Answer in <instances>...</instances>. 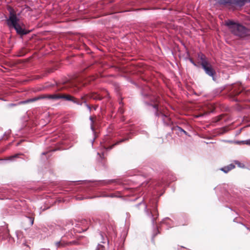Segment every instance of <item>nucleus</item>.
<instances>
[{"label": "nucleus", "mask_w": 250, "mask_h": 250, "mask_svg": "<svg viewBox=\"0 0 250 250\" xmlns=\"http://www.w3.org/2000/svg\"><path fill=\"white\" fill-rule=\"evenodd\" d=\"M226 25L229 27L231 32L235 36L245 37L249 34V29L238 23L228 21L226 22Z\"/></svg>", "instance_id": "1"}, {"label": "nucleus", "mask_w": 250, "mask_h": 250, "mask_svg": "<svg viewBox=\"0 0 250 250\" xmlns=\"http://www.w3.org/2000/svg\"><path fill=\"white\" fill-rule=\"evenodd\" d=\"M20 19L16 14L11 11L9 13L8 19L6 20V23L9 28H14L18 34L22 35L27 34V32L23 29L19 23Z\"/></svg>", "instance_id": "2"}, {"label": "nucleus", "mask_w": 250, "mask_h": 250, "mask_svg": "<svg viewBox=\"0 0 250 250\" xmlns=\"http://www.w3.org/2000/svg\"><path fill=\"white\" fill-rule=\"evenodd\" d=\"M201 65L206 74L211 77L213 80H215V71L213 69L211 64L208 62L203 57L201 58Z\"/></svg>", "instance_id": "3"}, {"label": "nucleus", "mask_w": 250, "mask_h": 250, "mask_svg": "<svg viewBox=\"0 0 250 250\" xmlns=\"http://www.w3.org/2000/svg\"><path fill=\"white\" fill-rule=\"evenodd\" d=\"M145 104L152 107L154 112H155V116L158 117H160L165 124L168 125L169 124V118L166 115L163 114L161 111H159L158 104H152L148 103V102H146Z\"/></svg>", "instance_id": "4"}, {"label": "nucleus", "mask_w": 250, "mask_h": 250, "mask_svg": "<svg viewBox=\"0 0 250 250\" xmlns=\"http://www.w3.org/2000/svg\"><path fill=\"white\" fill-rule=\"evenodd\" d=\"M50 100H57L60 99H64L66 101H71L73 103L78 104L82 105L83 102H80L77 101L74 97L71 96L69 95H58L56 94L50 95Z\"/></svg>", "instance_id": "5"}, {"label": "nucleus", "mask_w": 250, "mask_h": 250, "mask_svg": "<svg viewBox=\"0 0 250 250\" xmlns=\"http://www.w3.org/2000/svg\"><path fill=\"white\" fill-rule=\"evenodd\" d=\"M0 237L2 239H8V241L11 243L13 241V239L9 235V230L5 228H3L2 231L0 232Z\"/></svg>", "instance_id": "6"}, {"label": "nucleus", "mask_w": 250, "mask_h": 250, "mask_svg": "<svg viewBox=\"0 0 250 250\" xmlns=\"http://www.w3.org/2000/svg\"><path fill=\"white\" fill-rule=\"evenodd\" d=\"M50 95H42L39 96L38 97H35L33 98H31L30 101H32V102H35L36 101L41 100V99H50Z\"/></svg>", "instance_id": "7"}, {"label": "nucleus", "mask_w": 250, "mask_h": 250, "mask_svg": "<svg viewBox=\"0 0 250 250\" xmlns=\"http://www.w3.org/2000/svg\"><path fill=\"white\" fill-rule=\"evenodd\" d=\"M246 0H232V5L242 6L244 5Z\"/></svg>", "instance_id": "8"}, {"label": "nucleus", "mask_w": 250, "mask_h": 250, "mask_svg": "<svg viewBox=\"0 0 250 250\" xmlns=\"http://www.w3.org/2000/svg\"><path fill=\"white\" fill-rule=\"evenodd\" d=\"M218 2L220 4L222 5H232V0H219Z\"/></svg>", "instance_id": "9"}, {"label": "nucleus", "mask_w": 250, "mask_h": 250, "mask_svg": "<svg viewBox=\"0 0 250 250\" xmlns=\"http://www.w3.org/2000/svg\"><path fill=\"white\" fill-rule=\"evenodd\" d=\"M66 243L63 241H60L55 243V245L57 248L63 247L66 246Z\"/></svg>", "instance_id": "10"}, {"label": "nucleus", "mask_w": 250, "mask_h": 250, "mask_svg": "<svg viewBox=\"0 0 250 250\" xmlns=\"http://www.w3.org/2000/svg\"><path fill=\"white\" fill-rule=\"evenodd\" d=\"M171 222V220L168 218H165L162 221V223L163 224H166L167 226H168L169 228H171V224L170 222Z\"/></svg>", "instance_id": "11"}, {"label": "nucleus", "mask_w": 250, "mask_h": 250, "mask_svg": "<svg viewBox=\"0 0 250 250\" xmlns=\"http://www.w3.org/2000/svg\"><path fill=\"white\" fill-rule=\"evenodd\" d=\"M127 139L126 138H125V139H121L119 141H118L116 143H115L114 144H113V145H112L111 146L107 147V148H106V149L107 150H110L111 149L115 146L116 145H117L118 144H119L121 142H123L124 141H125V140H126Z\"/></svg>", "instance_id": "12"}, {"label": "nucleus", "mask_w": 250, "mask_h": 250, "mask_svg": "<svg viewBox=\"0 0 250 250\" xmlns=\"http://www.w3.org/2000/svg\"><path fill=\"white\" fill-rule=\"evenodd\" d=\"M234 163L239 167L244 168L245 167V165L243 163H242L238 161H235Z\"/></svg>", "instance_id": "13"}, {"label": "nucleus", "mask_w": 250, "mask_h": 250, "mask_svg": "<svg viewBox=\"0 0 250 250\" xmlns=\"http://www.w3.org/2000/svg\"><path fill=\"white\" fill-rule=\"evenodd\" d=\"M177 130L178 131V132L179 133H181V132H183V133H184L186 135H188V133L185 131L183 129H182L181 127H179V126H177Z\"/></svg>", "instance_id": "14"}, {"label": "nucleus", "mask_w": 250, "mask_h": 250, "mask_svg": "<svg viewBox=\"0 0 250 250\" xmlns=\"http://www.w3.org/2000/svg\"><path fill=\"white\" fill-rule=\"evenodd\" d=\"M20 154H16L15 155L11 156L8 157V160L12 161L13 160L14 158H18Z\"/></svg>", "instance_id": "15"}, {"label": "nucleus", "mask_w": 250, "mask_h": 250, "mask_svg": "<svg viewBox=\"0 0 250 250\" xmlns=\"http://www.w3.org/2000/svg\"><path fill=\"white\" fill-rule=\"evenodd\" d=\"M90 120L91 121L90 128H91V129L93 132V133L94 134L95 132H94V126H93V120L91 117H90Z\"/></svg>", "instance_id": "16"}, {"label": "nucleus", "mask_w": 250, "mask_h": 250, "mask_svg": "<svg viewBox=\"0 0 250 250\" xmlns=\"http://www.w3.org/2000/svg\"><path fill=\"white\" fill-rule=\"evenodd\" d=\"M227 168L228 169L229 171L233 169L235 167V166L233 164H230L227 166H226Z\"/></svg>", "instance_id": "17"}, {"label": "nucleus", "mask_w": 250, "mask_h": 250, "mask_svg": "<svg viewBox=\"0 0 250 250\" xmlns=\"http://www.w3.org/2000/svg\"><path fill=\"white\" fill-rule=\"evenodd\" d=\"M227 168L228 169L229 171L233 169L235 167V166L233 164H230L227 166H226Z\"/></svg>", "instance_id": "18"}, {"label": "nucleus", "mask_w": 250, "mask_h": 250, "mask_svg": "<svg viewBox=\"0 0 250 250\" xmlns=\"http://www.w3.org/2000/svg\"><path fill=\"white\" fill-rule=\"evenodd\" d=\"M242 142H243V144H246L247 145H250V139L242 141Z\"/></svg>", "instance_id": "19"}, {"label": "nucleus", "mask_w": 250, "mask_h": 250, "mask_svg": "<svg viewBox=\"0 0 250 250\" xmlns=\"http://www.w3.org/2000/svg\"><path fill=\"white\" fill-rule=\"evenodd\" d=\"M221 170H222V171H223L225 173H228L229 171L228 169L226 167H224L221 168Z\"/></svg>", "instance_id": "20"}, {"label": "nucleus", "mask_w": 250, "mask_h": 250, "mask_svg": "<svg viewBox=\"0 0 250 250\" xmlns=\"http://www.w3.org/2000/svg\"><path fill=\"white\" fill-rule=\"evenodd\" d=\"M148 214L149 215H151V216L152 217V220H151L152 224L154 226L155 225V219L153 218V215H152L151 213H149V214Z\"/></svg>", "instance_id": "21"}, {"label": "nucleus", "mask_w": 250, "mask_h": 250, "mask_svg": "<svg viewBox=\"0 0 250 250\" xmlns=\"http://www.w3.org/2000/svg\"><path fill=\"white\" fill-rule=\"evenodd\" d=\"M159 233V232L158 228H157L156 230H155V232H154V233L153 234L152 239H153L154 237L157 235V234H158Z\"/></svg>", "instance_id": "22"}, {"label": "nucleus", "mask_w": 250, "mask_h": 250, "mask_svg": "<svg viewBox=\"0 0 250 250\" xmlns=\"http://www.w3.org/2000/svg\"><path fill=\"white\" fill-rule=\"evenodd\" d=\"M234 143L238 145H240L241 144H243V142H242V141H236L234 142Z\"/></svg>", "instance_id": "23"}, {"label": "nucleus", "mask_w": 250, "mask_h": 250, "mask_svg": "<svg viewBox=\"0 0 250 250\" xmlns=\"http://www.w3.org/2000/svg\"><path fill=\"white\" fill-rule=\"evenodd\" d=\"M83 103L85 104V105L86 106V107H87L88 110H91V108H90V106L89 105H88L87 104H86L85 101H84Z\"/></svg>", "instance_id": "24"}, {"label": "nucleus", "mask_w": 250, "mask_h": 250, "mask_svg": "<svg viewBox=\"0 0 250 250\" xmlns=\"http://www.w3.org/2000/svg\"><path fill=\"white\" fill-rule=\"evenodd\" d=\"M144 205L145 206V210L147 213L149 214V212L148 210L146 209V206L145 205V204H144Z\"/></svg>", "instance_id": "25"}, {"label": "nucleus", "mask_w": 250, "mask_h": 250, "mask_svg": "<svg viewBox=\"0 0 250 250\" xmlns=\"http://www.w3.org/2000/svg\"><path fill=\"white\" fill-rule=\"evenodd\" d=\"M29 219H30V221H31V225H32V224H33L34 220H33V219L32 218H31V217H30V218H29Z\"/></svg>", "instance_id": "26"}, {"label": "nucleus", "mask_w": 250, "mask_h": 250, "mask_svg": "<svg viewBox=\"0 0 250 250\" xmlns=\"http://www.w3.org/2000/svg\"><path fill=\"white\" fill-rule=\"evenodd\" d=\"M20 103L22 104H27V101H26V100L23 101L21 102Z\"/></svg>", "instance_id": "27"}, {"label": "nucleus", "mask_w": 250, "mask_h": 250, "mask_svg": "<svg viewBox=\"0 0 250 250\" xmlns=\"http://www.w3.org/2000/svg\"><path fill=\"white\" fill-rule=\"evenodd\" d=\"M190 62L194 65V66H196V63L192 60H190Z\"/></svg>", "instance_id": "28"}, {"label": "nucleus", "mask_w": 250, "mask_h": 250, "mask_svg": "<svg viewBox=\"0 0 250 250\" xmlns=\"http://www.w3.org/2000/svg\"><path fill=\"white\" fill-rule=\"evenodd\" d=\"M30 100H31V99L27 100H26L27 103H30V102H32V101H31Z\"/></svg>", "instance_id": "29"}, {"label": "nucleus", "mask_w": 250, "mask_h": 250, "mask_svg": "<svg viewBox=\"0 0 250 250\" xmlns=\"http://www.w3.org/2000/svg\"><path fill=\"white\" fill-rule=\"evenodd\" d=\"M16 235H17L18 238H19V237L20 236V235L19 233H18V232L16 233Z\"/></svg>", "instance_id": "30"}, {"label": "nucleus", "mask_w": 250, "mask_h": 250, "mask_svg": "<svg viewBox=\"0 0 250 250\" xmlns=\"http://www.w3.org/2000/svg\"><path fill=\"white\" fill-rule=\"evenodd\" d=\"M10 106H15V105H16V104H10Z\"/></svg>", "instance_id": "31"}, {"label": "nucleus", "mask_w": 250, "mask_h": 250, "mask_svg": "<svg viewBox=\"0 0 250 250\" xmlns=\"http://www.w3.org/2000/svg\"><path fill=\"white\" fill-rule=\"evenodd\" d=\"M154 211H156V212H157V208L155 209Z\"/></svg>", "instance_id": "32"}, {"label": "nucleus", "mask_w": 250, "mask_h": 250, "mask_svg": "<svg viewBox=\"0 0 250 250\" xmlns=\"http://www.w3.org/2000/svg\"><path fill=\"white\" fill-rule=\"evenodd\" d=\"M42 154L44 155V154H45V153L43 152V153H42Z\"/></svg>", "instance_id": "33"}, {"label": "nucleus", "mask_w": 250, "mask_h": 250, "mask_svg": "<svg viewBox=\"0 0 250 250\" xmlns=\"http://www.w3.org/2000/svg\"><path fill=\"white\" fill-rule=\"evenodd\" d=\"M94 141V139H93V140H92V143H93Z\"/></svg>", "instance_id": "34"}, {"label": "nucleus", "mask_w": 250, "mask_h": 250, "mask_svg": "<svg viewBox=\"0 0 250 250\" xmlns=\"http://www.w3.org/2000/svg\"><path fill=\"white\" fill-rule=\"evenodd\" d=\"M249 1L250 2V0H249Z\"/></svg>", "instance_id": "35"}]
</instances>
